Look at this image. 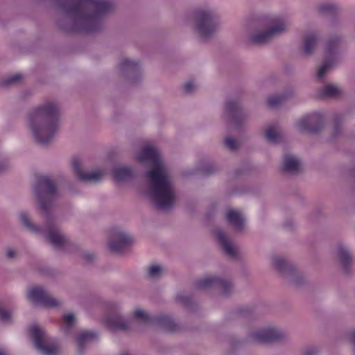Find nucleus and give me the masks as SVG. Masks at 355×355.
<instances>
[{"mask_svg": "<svg viewBox=\"0 0 355 355\" xmlns=\"http://www.w3.org/2000/svg\"><path fill=\"white\" fill-rule=\"evenodd\" d=\"M340 92L341 90H320L318 97L320 99L337 98L340 95Z\"/></svg>", "mask_w": 355, "mask_h": 355, "instance_id": "c85d7f7f", "label": "nucleus"}, {"mask_svg": "<svg viewBox=\"0 0 355 355\" xmlns=\"http://www.w3.org/2000/svg\"><path fill=\"white\" fill-rule=\"evenodd\" d=\"M333 5L331 3H324L320 6V11L324 12L326 11L331 10L333 9Z\"/></svg>", "mask_w": 355, "mask_h": 355, "instance_id": "f704fd0d", "label": "nucleus"}, {"mask_svg": "<svg viewBox=\"0 0 355 355\" xmlns=\"http://www.w3.org/2000/svg\"><path fill=\"white\" fill-rule=\"evenodd\" d=\"M300 162L298 159L291 155L285 156L282 164V171L285 172H299Z\"/></svg>", "mask_w": 355, "mask_h": 355, "instance_id": "aec40b11", "label": "nucleus"}, {"mask_svg": "<svg viewBox=\"0 0 355 355\" xmlns=\"http://www.w3.org/2000/svg\"><path fill=\"white\" fill-rule=\"evenodd\" d=\"M132 241L130 235L116 230L109 241V248L113 252L123 253L129 248Z\"/></svg>", "mask_w": 355, "mask_h": 355, "instance_id": "9d476101", "label": "nucleus"}, {"mask_svg": "<svg viewBox=\"0 0 355 355\" xmlns=\"http://www.w3.org/2000/svg\"><path fill=\"white\" fill-rule=\"evenodd\" d=\"M29 332L33 340L35 347L44 355H56L59 352L57 341L47 336L45 332L37 325L29 327Z\"/></svg>", "mask_w": 355, "mask_h": 355, "instance_id": "20e7f679", "label": "nucleus"}, {"mask_svg": "<svg viewBox=\"0 0 355 355\" xmlns=\"http://www.w3.org/2000/svg\"><path fill=\"white\" fill-rule=\"evenodd\" d=\"M59 107L54 102H47L29 116L28 123L37 143L46 145L55 137L59 128Z\"/></svg>", "mask_w": 355, "mask_h": 355, "instance_id": "f03ea898", "label": "nucleus"}, {"mask_svg": "<svg viewBox=\"0 0 355 355\" xmlns=\"http://www.w3.org/2000/svg\"><path fill=\"white\" fill-rule=\"evenodd\" d=\"M92 254H87L86 255V259H88V260H91L92 259Z\"/></svg>", "mask_w": 355, "mask_h": 355, "instance_id": "a19ab883", "label": "nucleus"}, {"mask_svg": "<svg viewBox=\"0 0 355 355\" xmlns=\"http://www.w3.org/2000/svg\"><path fill=\"white\" fill-rule=\"evenodd\" d=\"M57 189L55 183L49 176L41 175L37 178L35 187V193L37 196L40 207L44 212L50 208V198L56 195Z\"/></svg>", "mask_w": 355, "mask_h": 355, "instance_id": "39448f33", "label": "nucleus"}, {"mask_svg": "<svg viewBox=\"0 0 355 355\" xmlns=\"http://www.w3.org/2000/svg\"><path fill=\"white\" fill-rule=\"evenodd\" d=\"M86 3L98 12H105L110 8V3L105 0H87Z\"/></svg>", "mask_w": 355, "mask_h": 355, "instance_id": "393cba45", "label": "nucleus"}, {"mask_svg": "<svg viewBox=\"0 0 355 355\" xmlns=\"http://www.w3.org/2000/svg\"><path fill=\"white\" fill-rule=\"evenodd\" d=\"M336 49V41H330L329 42L325 47V52L328 59L329 60L327 61L324 63L318 71V76L321 78L324 75L325 72L327 69H330L334 63V53Z\"/></svg>", "mask_w": 355, "mask_h": 355, "instance_id": "2eb2a0df", "label": "nucleus"}, {"mask_svg": "<svg viewBox=\"0 0 355 355\" xmlns=\"http://www.w3.org/2000/svg\"><path fill=\"white\" fill-rule=\"evenodd\" d=\"M324 116L318 112L304 116L297 123L298 129L301 131L318 132L324 125Z\"/></svg>", "mask_w": 355, "mask_h": 355, "instance_id": "6e6552de", "label": "nucleus"}, {"mask_svg": "<svg viewBox=\"0 0 355 355\" xmlns=\"http://www.w3.org/2000/svg\"><path fill=\"white\" fill-rule=\"evenodd\" d=\"M290 25L288 17L278 15L268 17L260 19L257 26L263 30L257 31L250 37V42L254 44H263L275 36L284 33Z\"/></svg>", "mask_w": 355, "mask_h": 355, "instance_id": "7ed1b4c3", "label": "nucleus"}, {"mask_svg": "<svg viewBox=\"0 0 355 355\" xmlns=\"http://www.w3.org/2000/svg\"><path fill=\"white\" fill-rule=\"evenodd\" d=\"M315 354V352L314 351H307L305 354V355H314Z\"/></svg>", "mask_w": 355, "mask_h": 355, "instance_id": "ea45409f", "label": "nucleus"}, {"mask_svg": "<svg viewBox=\"0 0 355 355\" xmlns=\"http://www.w3.org/2000/svg\"><path fill=\"white\" fill-rule=\"evenodd\" d=\"M21 79L22 76L21 74L17 73L6 79L4 82V85L5 86H12V83L19 82Z\"/></svg>", "mask_w": 355, "mask_h": 355, "instance_id": "473e14b6", "label": "nucleus"}, {"mask_svg": "<svg viewBox=\"0 0 355 355\" xmlns=\"http://www.w3.org/2000/svg\"><path fill=\"white\" fill-rule=\"evenodd\" d=\"M252 337L258 343H270L279 340L283 334L276 329L266 328L254 333Z\"/></svg>", "mask_w": 355, "mask_h": 355, "instance_id": "4468645a", "label": "nucleus"}, {"mask_svg": "<svg viewBox=\"0 0 355 355\" xmlns=\"http://www.w3.org/2000/svg\"><path fill=\"white\" fill-rule=\"evenodd\" d=\"M98 338V334L93 331H80L77 337V343L78 349L83 352L85 345L89 342L93 341Z\"/></svg>", "mask_w": 355, "mask_h": 355, "instance_id": "412c9836", "label": "nucleus"}, {"mask_svg": "<svg viewBox=\"0 0 355 355\" xmlns=\"http://www.w3.org/2000/svg\"><path fill=\"white\" fill-rule=\"evenodd\" d=\"M71 165L75 175L81 181L96 182L103 175V171L100 170L92 173H84L81 168L80 161L78 158L73 159Z\"/></svg>", "mask_w": 355, "mask_h": 355, "instance_id": "f8f14e48", "label": "nucleus"}, {"mask_svg": "<svg viewBox=\"0 0 355 355\" xmlns=\"http://www.w3.org/2000/svg\"><path fill=\"white\" fill-rule=\"evenodd\" d=\"M193 87H194V85L192 83H188V84L187 85L186 89H193Z\"/></svg>", "mask_w": 355, "mask_h": 355, "instance_id": "58836bf2", "label": "nucleus"}, {"mask_svg": "<svg viewBox=\"0 0 355 355\" xmlns=\"http://www.w3.org/2000/svg\"><path fill=\"white\" fill-rule=\"evenodd\" d=\"M104 323L111 330H126L129 328V322L118 315L106 317L104 320Z\"/></svg>", "mask_w": 355, "mask_h": 355, "instance_id": "f3484780", "label": "nucleus"}, {"mask_svg": "<svg viewBox=\"0 0 355 355\" xmlns=\"http://www.w3.org/2000/svg\"><path fill=\"white\" fill-rule=\"evenodd\" d=\"M212 286L219 287L224 295H228L232 289V284L230 282L216 277H207L199 279L196 282V287L199 289H205Z\"/></svg>", "mask_w": 355, "mask_h": 355, "instance_id": "9b49d317", "label": "nucleus"}, {"mask_svg": "<svg viewBox=\"0 0 355 355\" xmlns=\"http://www.w3.org/2000/svg\"><path fill=\"white\" fill-rule=\"evenodd\" d=\"M265 137L269 141L278 142L280 135L274 127H270L266 130Z\"/></svg>", "mask_w": 355, "mask_h": 355, "instance_id": "cd10ccee", "label": "nucleus"}, {"mask_svg": "<svg viewBox=\"0 0 355 355\" xmlns=\"http://www.w3.org/2000/svg\"><path fill=\"white\" fill-rule=\"evenodd\" d=\"M351 341L355 347V331L352 332L351 335Z\"/></svg>", "mask_w": 355, "mask_h": 355, "instance_id": "4c0bfd02", "label": "nucleus"}, {"mask_svg": "<svg viewBox=\"0 0 355 355\" xmlns=\"http://www.w3.org/2000/svg\"><path fill=\"white\" fill-rule=\"evenodd\" d=\"M162 271V268L158 265H153L148 268V275L152 277H157L161 274Z\"/></svg>", "mask_w": 355, "mask_h": 355, "instance_id": "2f4dec72", "label": "nucleus"}, {"mask_svg": "<svg viewBox=\"0 0 355 355\" xmlns=\"http://www.w3.org/2000/svg\"><path fill=\"white\" fill-rule=\"evenodd\" d=\"M3 170V167H0V171H2Z\"/></svg>", "mask_w": 355, "mask_h": 355, "instance_id": "a18cd8bd", "label": "nucleus"}, {"mask_svg": "<svg viewBox=\"0 0 355 355\" xmlns=\"http://www.w3.org/2000/svg\"><path fill=\"white\" fill-rule=\"evenodd\" d=\"M272 261L275 268L279 271H283L287 268L286 261L280 257H274Z\"/></svg>", "mask_w": 355, "mask_h": 355, "instance_id": "c756f323", "label": "nucleus"}, {"mask_svg": "<svg viewBox=\"0 0 355 355\" xmlns=\"http://www.w3.org/2000/svg\"><path fill=\"white\" fill-rule=\"evenodd\" d=\"M7 257L8 258H12L15 256L16 252L12 249H8L6 252Z\"/></svg>", "mask_w": 355, "mask_h": 355, "instance_id": "c9c22d12", "label": "nucleus"}, {"mask_svg": "<svg viewBox=\"0 0 355 355\" xmlns=\"http://www.w3.org/2000/svg\"><path fill=\"white\" fill-rule=\"evenodd\" d=\"M216 236L225 253L230 257H235L236 255V249L228 240L225 233L221 230H218L216 232Z\"/></svg>", "mask_w": 355, "mask_h": 355, "instance_id": "a211bd4d", "label": "nucleus"}, {"mask_svg": "<svg viewBox=\"0 0 355 355\" xmlns=\"http://www.w3.org/2000/svg\"><path fill=\"white\" fill-rule=\"evenodd\" d=\"M137 160L153 166L146 176L150 179L148 196L155 207L159 209L171 208L175 202V191L157 149L150 146H144L137 155Z\"/></svg>", "mask_w": 355, "mask_h": 355, "instance_id": "f257e3e1", "label": "nucleus"}, {"mask_svg": "<svg viewBox=\"0 0 355 355\" xmlns=\"http://www.w3.org/2000/svg\"><path fill=\"white\" fill-rule=\"evenodd\" d=\"M74 319V315L72 313H68L64 315L63 322L67 327H71L73 324Z\"/></svg>", "mask_w": 355, "mask_h": 355, "instance_id": "72a5a7b5", "label": "nucleus"}, {"mask_svg": "<svg viewBox=\"0 0 355 355\" xmlns=\"http://www.w3.org/2000/svg\"><path fill=\"white\" fill-rule=\"evenodd\" d=\"M27 297L33 303L43 306L56 307L59 305L58 301L41 287L31 288L28 292Z\"/></svg>", "mask_w": 355, "mask_h": 355, "instance_id": "1a4fd4ad", "label": "nucleus"}, {"mask_svg": "<svg viewBox=\"0 0 355 355\" xmlns=\"http://www.w3.org/2000/svg\"><path fill=\"white\" fill-rule=\"evenodd\" d=\"M338 257L343 268L349 270L352 261L351 254L345 247L340 245L338 248Z\"/></svg>", "mask_w": 355, "mask_h": 355, "instance_id": "b1692460", "label": "nucleus"}, {"mask_svg": "<svg viewBox=\"0 0 355 355\" xmlns=\"http://www.w3.org/2000/svg\"><path fill=\"white\" fill-rule=\"evenodd\" d=\"M177 299H178V300H179V301H180V302H184V300H182V298H181L180 295H178V296H177Z\"/></svg>", "mask_w": 355, "mask_h": 355, "instance_id": "79ce46f5", "label": "nucleus"}, {"mask_svg": "<svg viewBox=\"0 0 355 355\" xmlns=\"http://www.w3.org/2000/svg\"><path fill=\"white\" fill-rule=\"evenodd\" d=\"M49 241L57 248H62L67 244V240L61 235L58 229L50 224L46 230Z\"/></svg>", "mask_w": 355, "mask_h": 355, "instance_id": "dca6fc26", "label": "nucleus"}, {"mask_svg": "<svg viewBox=\"0 0 355 355\" xmlns=\"http://www.w3.org/2000/svg\"><path fill=\"white\" fill-rule=\"evenodd\" d=\"M326 89H336L335 87H327Z\"/></svg>", "mask_w": 355, "mask_h": 355, "instance_id": "37998d69", "label": "nucleus"}, {"mask_svg": "<svg viewBox=\"0 0 355 355\" xmlns=\"http://www.w3.org/2000/svg\"><path fill=\"white\" fill-rule=\"evenodd\" d=\"M20 220L21 223L24 224V225L27 227L30 231L33 232H40V227L33 225L31 223V220L28 218V216L25 212H21L20 214Z\"/></svg>", "mask_w": 355, "mask_h": 355, "instance_id": "a878e982", "label": "nucleus"}, {"mask_svg": "<svg viewBox=\"0 0 355 355\" xmlns=\"http://www.w3.org/2000/svg\"><path fill=\"white\" fill-rule=\"evenodd\" d=\"M339 131H340V125L336 123L335 124V136L338 134Z\"/></svg>", "mask_w": 355, "mask_h": 355, "instance_id": "e433bc0d", "label": "nucleus"}, {"mask_svg": "<svg viewBox=\"0 0 355 355\" xmlns=\"http://www.w3.org/2000/svg\"><path fill=\"white\" fill-rule=\"evenodd\" d=\"M225 145L229 149L234 150L238 148V143L236 139L231 137H227L224 141Z\"/></svg>", "mask_w": 355, "mask_h": 355, "instance_id": "7c9ffc66", "label": "nucleus"}, {"mask_svg": "<svg viewBox=\"0 0 355 355\" xmlns=\"http://www.w3.org/2000/svg\"><path fill=\"white\" fill-rule=\"evenodd\" d=\"M134 318L145 324H157L167 332H176L179 329L178 325L167 315L152 316L141 309H136Z\"/></svg>", "mask_w": 355, "mask_h": 355, "instance_id": "423d86ee", "label": "nucleus"}, {"mask_svg": "<svg viewBox=\"0 0 355 355\" xmlns=\"http://www.w3.org/2000/svg\"><path fill=\"white\" fill-rule=\"evenodd\" d=\"M121 355H129L128 354L123 353Z\"/></svg>", "mask_w": 355, "mask_h": 355, "instance_id": "c03bdc74", "label": "nucleus"}, {"mask_svg": "<svg viewBox=\"0 0 355 355\" xmlns=\"http://www.w3.org/2000/svg\"><path fill=\"white\" fill-rule=\"evenodd\" d=\"M225 111L228 114L232 123L237 127L241 125L244 116L238 99H232L227 101Z\"/></svg>", "mask_w": 355, "mask_h": 355, "instance_id": "ddd939ff", "label": "nucleus"}, {"mask_svg": "<svg viewBox=\"0 0 355 355\" xmlns=\"http://www.w3.org/2000/svg\"><path fill=\"white\" fill-rule=\"evenodd\" d=\"M0 355H3V353H1V352H0Z\"/></svg>", "mask_w": 355, "mask_h": 355, "instance_id": "49530a36", "label": "nucleus"}, {"mask_svg": "<svg viewBox=\"0 0 355 355\" xmlns=\"http://www.w3.org/2000/svg\"><path fill=\"white\" fill-rule=\"evenodd\" d=\"M227 220L236 230H241L245 225V220L241 213L235 209H230L226 214Z\"/></svg>", "mask_w": 355, "mask_h": 355, "instance_id": "6ab92c4d", "label": "nucleus"}, {"mask_svg": "<svg viewBox=\"0 0 355 355\" xmlns=\"http://www.w3.org/2000/svg\"><path fill=\"white\" fill-rule=\"evenodd\" d=\"M196 31L202 37L211 35L218 26L216 18L208 12H200L196 15Z\"/></svg>", "mask_w": 355, "mask_h": 355, "instance_id": "0eeeda50", "label": "nucleus"}, {"mask_svg": "<svg viewBox=\"0 0 355 355\" xmlns=\"http://www.w3.org/2000/svg\"><path fill=\"white\" fill-rule=\"evenodd\" d=\"M285 97L283 96H272L267 99V105L270 108H276L284 103Z\"/></svg>", "mask_w": 355, "mask_h": 355, "instance_id": "bb28decb", "label": "nucleus"}, {"mask_svg": "<svg viewBox=\"0 0 355 355\" xmlns=\"http://www.w3.org/2000/svg\"><path fill=\"white\" fill-rule=\"evenodd\" d=\"M318 36L315 33H309L304 38L303 51L306 54H311L313 52L318 42Z\"/></svg>", "mask_w": 355, "mask_h": 355, "instance_id": "4be33fe9", "label": "nucleus"}, {"mask_svg": "<svg viewBox=\"0 0 355 355\" xmlns=\"http://www.w3.org/2000/svg\"><path fill=\"white\" fill-rule=\"evenodd\" d=\"M132 175V170L130 167L116 168L112 171L113 178L117 182L128 180Z\"/></svg>", "mask_w": 355, "mask_h": 355, "instance_id": "5701e85b", "label": "nucleus"}]
</instances>
